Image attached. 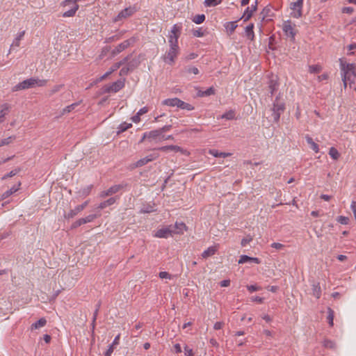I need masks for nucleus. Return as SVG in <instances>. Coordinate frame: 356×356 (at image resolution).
<instances>
[{
    "instance_id": "49",
    "label": "nucleus",
    "mask_w": 356,
    "mask_h": 356,
    "mask_svg": "<svg viewBox=\"0 0 356 356\" xmlns=\"http://www.w3.org/2000/svg\"><path fill=\"white\" fill-rule=\"evenodd\" d=\"M63 87V84H60V85H56L54 86L50 90H49V96H51L53 95L54 94H55L56 92H58V91H60Z\"/></svg>"
},
{
    "instance_id": "25",
    "label": "nucleus",
    "mask_w": 356,
    "mask_h": 356,
    "mask_svg": "<svg viewBox=\"0 0 356 356\" xmlns=\"http://www.w3.org/2000/svg\"><path fill=\"white\" fill-rule=\"evenodd\" d=\"M179 102V99L177 97L165 99L162 102V104L165 106H168L171 107L178 106V104Z\"/></svg>"
},
{
    "instance_id": "43",
    "label": "nucleus",
    "mask_w": 356,
    "mask_h": 356,
    "mask_svg": "<svg viewBox=\"0 0 356 356\" xmlns=\"http://www.w3.org/2000/svg\"><path fill=\"white\" fill-rule=\"evenodd\" d=\"M100 307H101V302H98L96 305H95V310L93 313V316H92V327L94 328L95 327V321H96V319H97V315H98V312H99V310L100 309Z\"/></svg>"
},
{
    "instance_id": "50",
    "label": "nucleus",
    "mask_w": 356,
    "mask_h": 356,
    "mask_svg": "<svg viewBox=\"0 0 356 356\" xmlns=\"http://www.w3.org/2000/svg\"><path fill=\"white\" fill-rule=\"evenodd\" d=\"M309 71L310 73L318 74L321 71V67L318 65H310Z\"/></svg>"
},
{
    "instance_id": "63",
    "label": "nucleus",
    "mask_w": 356,
    "mask_h": 356,
    "mask_svg": "<svg viewBox=\"0 0 356 356\" xmlns=\"http://www.w3.org/2000/svg\"><path fill=\"white\" fill-rule=\"evenodd\" d=\"M121 63L120 62L115 63L112 67L110 68L109 72L112 74L113 72L116 71L121 67Z\"/></svg>"
},
{
    "instance_id": "22",
    "label": "nucleus",
    "mask_w": 356,
    "mask_h": 356,
    "mask_svg": "<svg viewBox=\"0 0 356 356\" xmlns=\"http://www.w3.org/2000/svg\"><path fill=\"white\" fill-rule=\"evenodd\" d=\"M72 3V7H71V8L70 10L63 13V17H73L75 15L79 6L76 3Z\"/></svg>"
},
{
    "instance_id": "28",
    "label": "nucleus",
    "mask_w": 356,
    "mask_h": 356,
    "mask_svg": "<svg viewBox=\"0 0 356 356\" xmlns=\"http://www.w3.org/2000/svg\"><path fill=\"white\" fill-rule=\"evenodd\" d=\"M312 294L316 298H320L321 296V289L318 282H314L312 284Z\"/></svg>"
},
{
    "instance_id": "36",
    "label": "nucleus",
    "mask_w": 356,
    "mask_h": 356,
    "mask_svg": "<svg viewBox=\"0 0 356 356\" xmlns=\"http://www.w3.org/2000/svg\"><path fill=\"white\" fill-rule=\"evenodd\" d=\"M47 323V320L44 318H41L31 325L32 329H38L44 326Z\"/></svg>"
},
{
    "instance_id": "14",
    "label": "nucleus",
    "mask_w": 356,
    "mask_h": 356,
    "mask_svg": "<svg viewBox=\"0 0 356 356\" xmlns=\"http://www.w3.org/2000/svg\"><path fill=\"white\" fill-rule=\"evenodd\" d=\"M123 188H124V186L122 184L112 186L108 190L102 191L100 194V197H105L106 196L112 195L119 192Z\"/></svg>"
},
{
    "instance_id": "62",
    "label": "nucleus",
    "mask_w": 356,
    "mask_h": 356,
    "mask_svg": "<svg viewBox=\"0 0 356 356\" xmlns=\"http://www.w3.org/2000/svg\"><path fill=\"white\" fill-rule=\"evenodd\" d=\"M193 35L195 37H202L204 35V33L201 28H199L193 31Z\"/></svg>"
},
{
    "instance_id": "54",
    "label": "nucleus",
    "mask_w": 356,
    "mask_h": 356,
    "mask_svg": "<svg viewBox=\"0 0 356 356\" xmlns=\"http://www.w3.org/2000/svg\"><path fill=\"white\" fill-rule=\"evenodd\" d=\"M252 241V237L250 235L247 236L241 240V245L242 247H245L248 243Z\"/></svg>"
},
{
    "instance_id": "34",
    "label": "nucleus",
    "mask_w": 356,
    "mask_h": 356,
    "mask_svg": "<svg viewBox=\"0 0 356 356\" xmlns=\"http://www.w3.org/2000/svg\"><path fill=\"white\" fill-rule=\"evenodd\" d=\"M177 108H179L181 109H184L187 111H193L194 110V106L191 104L186 103L179 99V102L178 104Z\"/></svg>"
},
{
    "instance_id": "18",
    "label": "nucleus",
    "mask_w": 356,
    "mask_h": 356,
    "mask_svg": "<svg viewBox=\"0 0 356 356\" xmlns=\"http://www.w3.org/2000/svg\"><path fill=\"white\" fill-rule=\"evenodd\" d=\"M120 334H119L115 337L113 343L108 346V348L104 353V356H111V354L113 352L114 349L115 348V346H118L120 343Z\"/></svg>"
},
{
    "instance_id": "38",
    "label": "nucleus",
    "mask_w": 356,
    "mask_h": 356,
    "mask_svg": "<svg viewBox=\"0 0 356 356\" xmlns=\"http://www.w3.org/2000/svg\"><path fill=\"white\" fill-rule=\"evenodd\" d=\"M24 33H25V31H23L22 32H19L17 34V37L15 38L13 44H11V47H19V46L20 40L24 37Z\"/></svg>"
},
{
    "instance_id": "45",
    "label": "nucleus",
    "mask_w": 356,
    "mask_h": 356,
    "mask_svg": "<svg viewBox=\"0 0 356 356\" xmlns=\"http://www.w3.org/2000/svg\"><path fill=\"white\" fill-rule=\"evenodd\" d=\"M330 156L334 160L338 159L339 157V153L337 149L334 147H331L329 151Z\"/></svg>"
},
{
    "instance_id": "5",
    "label": "nucleus",
    "mask_w": 356,
    "mask_h": 356,
    "mask_svg": "<svg viewBox=\"0 0 356 356\" xmlns=\"http://www.w3.org/2000/svg\"><path fill=\"white\" fill-rule=\"evenodd\" d=\"M285 108V103L273 102V108H271V118L273 122L277 123L279 122L280 115L284 113Z\"/></svg>"
},
{
    "instance_id": "44",
    "label": "nucleus",
    "mask_w": 356,
    "mask_h": 356,
    "mask_svg": "<svg viewBox=\"0 0 356 356\" xmlns=\"http://www.w3.org/2000/svg\"><path fill=\"white\" fill-rule=\"evenodd\" d=\"M237 27L236 22H227L225 28L227 30V31L230 32V33H232L235 29Z\"/></svg>"
},
{
    "instance_id": "10",
    "label": "nucleus",
    "mask_w": 356,
    "mask_h": 356,
    "mask_svg": "<svg viewBox=\"0 0 356 356\" xmlns=\"http://www.w3.org/2000/svg\"><path fill=\"white\" fill-rule=\"evenodd\" d=\"M303 0H297V1L291 3V9L293 12L291 15L295 18H299L302 16V8Z\"/></svg>"
},
{
    "instance_id": "24",
    "label": "nucleus",
    "mask_w": 356,
    "mask_h": 356,
    "mask_svg": "<svg viewBox=\"0 0 356 356\" xmlns=\"http://www.w3.org/2000/svg\"><path fill=\"white\" fill-rule=\"evenodd\" d=\"M92 188H93V185L90 184V185L86 186V187L80 189L77 192L78 196L81 197H85L88 196L90 193Z\"/></svg>"
},
{
    "instance_id": "42",
    "label": "nucleus",
    "mask_w": 356,
    "mask_h": 356,
    "mask_svg": "<svg viewBox=\"0 0 356 356\" xmlns=\"http://www.w3.org/2000/svg\"><path fill=\"white\" fill-rule=\"evenodd\" d=\"M205 19H206L205 15L201 14V15H195L193 18L192 21L197 24H200L204 22Z\"/></svg>"
},
{
    "instance_id": "53",
    "label": "nucleus",
    "mask_w": 356,
    "mask_h": 356,
    "mask_svg": "<svg viewBox=\"0 0 356 356\" xmlns=\"http://www.w3.org/2000/svg\"><path fill=\"white\" fill-rule=\"evenodd\" d=\"M323 345L327 348L332 349L335 348V343L329 339L324 340Z\"/></svg>"
},
{
    "instance_id": "31",
    "label": "nucleus",
    "mask_w": 356,
    "mask_h": 356,
    "mask_svg": "<svg viewBox=\"0 0 356 356\" xmlns=\"http://www.w3.org/2000/svg\"><path fill=\"white\" fill-rule=\"evenodd\" d=\"M81 211V208H79V206H76L74 209H71L67 213L64 215L65 218L70 219L76 216Z\"/></svg>"
},
{
    "instance_id": "39",
    "label": "nucleus",
    "mask_w": 356,
    "mask_h": 356,
    "mask_svg": "<svg viewBox=\"0 0 356 356\" xmlns=\"http://www.w3.org/2000/svg\"><path fill=\"white\" fill-rule=\"evenodd\" d=\"M235 118V112L233 110H229L222 114L220 116L221 119H226V120H233Z\"/></svg>"
},
{
    "instance_id": "7",
    "label": "nucleus",
    "mask_w": 356,
    "mask_h": 356,
    "mask_svg": "<svg viewBox=\"0 0 356 356\" xmlns=\"http://www.w3.org/2000/svg\"><path fill=\"white\" fill-rule=\"evenodd\" d=\"M137 11L135 6H129L121 10L115 17L114 21L118 22L132 16Z\"/></svg>"
},
{
    "instance_id": "15",
    "label": "nucleus",
    "mask_w": 356,
    "mask_h": 356,
    "mask_svg": "<svg viewBox=\"0 0 356 356\" xmlns=\"http://www.w3.org/2000/svg\"><path fill=\"white\" fill-rule=\"evenodd\" d=\"M262 20L270 21L274 16L273 8L270 6H266L261 13Z\"/></svg>"
},
{
    "instance_id": "20",
    "label": "nucleus",
    "mask_w": 356,
    "mask_h": 356,
    "mask_svg": "<svg viewBox=\"0 0 356 356\" xmlns=\"http://www.w3.org/2000/svg\"><path fill=\"white\" fill-rule=\"evenodd\" d=\"M215 93H216V90L213 86H211V87L207 88L206 90H199L197 92V96L199 97H208V96L213 95H215Z\"/></svg>"
},
{
    "instance_id": "4",
    "label": "nucleus",
    "mask_w": 356,
    "mask_h": 356,
    "mask_svg": "<svg viewBox=\"0 0 356 356\" xmlns=\"http://www.w3.org/2000/svg\"><path fill=\"white\" fill-rule=\"evenodd\" d=\"M181 33V27L175 24L168 35V42L170 47H179L178 39Z\"/></svg>"
},
{
    "instance_id": "29",
    "label": "nucleus",
    "mask_w": 356,
    "mask_h": 356,
    "mask_svg": "<svg viewBox=\"0 0 356 356\" xmlns=\"http://www.w3.org/2000/svg\"><path fill=\"white\" fill-rule=\"evenodd\" d=\"M117 197H112L108 199L106 201H104L99 204L98 206V208L100 209H103L106 208L108 206L113 205L116 202Z\"/></svg>"
},
{
    "instance_id": "13",
    "label": "nucleus",
    "mask_w": 356,
    "mask_h": 356,
    "mask_svg": "<svg viewBox=\"0 0 356 356\" xmlns=\"http://www.w3.org/2000/svg\"><path fill=\"white\" fill-rule=\"evenodd\" d=\"M257 6L258 1L256 0L254 4H252L250 7H247L245 8L242 17L244 19V22H247L252 17L253 13L257 10Z\"/></svg>"
},
{
    "instance_id": "19",
    "label": "nucleus",
    "mask_w": 356,
    "mask_h": 356,
    "mask_svg": "<svg viewBox=\"0 0 356 356\" xmlns=\"http://www.w3.org/2000/svg\"><path fill=\"white\" fill-rule=\"evenodd\" d=\"M154 211H156L154 203L143 204L140 210V213H150Z\"/></svg>"
},
{
    "instance_id": "40",
    "label": "nucleus",
    "mask_w": 356,
    "mask_h": 356,
    "mask_svg": "<svg viewBox=\"0 0 356 356\" xmlns=\"http://www.w3.org/2000/svg\"><path fill=\"white\" fill-rule=\"evenodd\" d=\"M79 104L80 102H75L66 106L65 108H63L62 113L65 114L67 113H70L71 111L74 110L79 105Z\"/></svg>"
},
{
    "instance_id": "26",
    "label": "nucleus",
    "mask_w": 356,
    "mask_h": 356,
    "mask_svg": "<svg viewBox=\"0 0 356 356\" xmlns=\"http://www.w3.org/2000/svg\"><path fill=\"white\" fill-rule=\"evenodd\" d=\"M140 63V61L139 58H134L132 59H130L129 61L127 63V66L129 67V69L133 72L135 69H136Z\"/></svg>"
},
{
    "instance_id": "57",
    "label": "nucleus",
    "mask_w": 356,
    "mask_h": 356,
    "mask_svg": "<svg viewBox=\"0 0 356 356\" xmlns=\"http://www.w3.org/2000/svg\"><path fill=\"white\" fill-rule=\"evenodd\" d=\"M96 218H97L96 214H90V215H88V216H86V218H83V219L84 220V223L86 224L88 222H90L93 221Z\"/></svg>"
},
{
    "instance_id": "47",
    "label": "nucleus",
    "mask_w": 356,
    "mask_h": 356,
    "mask_svg": "<svg viewBox=\"0 0 356 356\" xmlns=\"http://www.w3.org/2000/svg\"><path fill=\"white\" fill-rule=\"evenodd\" d=\"M185 72L188 74H198L199 70L196 67L188 66L185 68Z\"/></svg>"
},
{
    "instance_id": "21",
    "label": "nucleus",
    "mask_w": 356,
    "mask_h": 356,
    "mask_svg": "<svg viewBox=\"0 0 356 356\" xmlns=\"http://www.w3.org/2000/svg\"><path fill=\"white\" fill-rule=\"evenodd\" d=\"M154 150H159L162 152H168V151H174V152H181L182 149L179 146L170 145L158 147L154 149Z\"/></svg>"
},
{
    "instance_id": "52",
    "label": "nucleus",
    "mask_w": 356,
    "mask_h": 356,
    "mask_svg": "<svg viewBox=\"0 0 356 356\" xmlns=\"http://www.w3.org/2000/svg\"><path fill=\"white\" fill-rule=\"evenodd\" d=\"M337 220L338 222L342 225H348L349 222V218L343 216H339L337 217Z\"/></svg>"
},
{
    "instance_id": "58",
    "label": "nucleus",
    "mask_w": 356,
    "mask_h": 356,
    "mask_svg": "<svg viewBox=\"0 0 356 356\" xmlns=\"http://www.w3.org/2000/svg\"><path fill=\"white\" fill-rule=\"evenodd\" d=\"M159 157V154L156 152H154L153 153L150 154L149 155L147 156V158L149 161V162H151L157 158Z\"/></svg>"
},
{
    "instance_id": "60",
    "label": "nucleus",
    "mask_w": 356,
    "mask_h": 356,
    "mask_svg": "<svg viewBox=\"0 0 356 356\" xmlns=\"http://www.w3.org/2000/svg\"><path fill=\"white\" fill-rule=\"evenodd\" d=\"M247 289L250 292H254L260 290L261 288L260 286H258L257 285H247Z\"/></svg>"
},
{
    "instance_id": "41",
    "label": "nucleus",
    "mask_w": 356,
    "mask_h": 356,
    "mask_svg": "<svg viewBox=\"0 0 356 356\" xmlns=\"http://www.w3.org/2000/svg\"><path fill=\"white\" fill-rule=\"evenodd\" d=\"M222 0H204V4L206 7H214L220 3Z\"/></svg>"
},
{
    "instance_id": "33",
    "label": "nucleus",
    "mask_w": 356,
    "mask_h": 356,
    "mask_svg": "<svg viewBox=\"0 0 356 356\" xmlns=\"http://www.w3.org/2000/svg\"><path fill=\"white\" fill-rule=\"evenodd\" d=\"M20 184H21L19 183L18 186H14L9 190H7L6 191H5L2 195V198L6 199V198L8 197L10 195H11L12 194H13L14 193L17 192L19 190V186H20Z\"/></svg>"
},
{
    "instance_id": "48",
    "label": "nucleus",
    "mask_w": 356,
    "mask_h": 356,
    "mask_svg": "<svg viewBox=\"0 0 356 356\" xmlns=\"http://www.w3.org/2000/svg\"><path fill=\"white\" fill-rule=\"evenodd\" d=\"M328 314H327V321H328V323L330 326H333V320H334V312L333 310H332L330 308H328V312H327Z\"/></svg>"
},
{
    "instance_id": "30",
    "label": "nucleus",
    "mask_w": 356,
    "mask_h": 356,
    "mask_svg": "<svg viewBox=\"0 0 356 356\" xmlns=\"http://www.w3.org/2000/svg\"><path fill=\"white\" fill-rule=\"evenodd\" d=\"M305 139L310 148L316 153H318L319 151L318 145L313 140L312 138L307 135Z\"/></svg>"
},
{
    "instance_id": "59",
    "label": "nucleus",
    "mask_w": 356,
    "mask_h": 356,
    "mask_svg": "<svg viewBox=\"0 0 356 356\" xmlns=\"http://www.w3.org/2000/svg\"><path fill=\"white\" fill-rule=\"evenodd\" d=\"M131 72V71L129 69V67L126 65L123 67L120 71V76H126L129 73Z\"/></svg>"
},
{
    "instance_id": "55",
    "label": "nucleus",
    "mask_w": 356,
    "mask_h": 356,
    "mask_svg": "<svg viewBox=\"0 0 356 356\" xmlns=\"http://www.w3.org/2000/svg\"><path fill=\"white\" fill-rule=\"evenodd\" d=\"M84 224H85V223H84V220H83V218H80V219H79V220H76V221H75V222L72 225V226H71V229H76V228L79 227V226H81V225H84Z\"/></svg>"
},
{
    "instance_id": "9",
    "label": "nucleus",
    "mask_w": 356,
    "mask_h": 356,
    "mask_svg": "<svg viewBox=\"0 0 356 356\" xmlns=\"http://www.w3.org/2000/svg\"><path fill=\"white\" fill-rule=\"evenodd\" d=\"M179 47H170L169 50L164 56V60L166 63L172 65L179 52Z\"/></svg>"
},
{
    "instance_id": "17",
    "label": "nucleus",
    "mask_w": 356,
    "mask_h": 356,
    "mask_svg": "<svg viewBox=\"0 0 356 356\" xmlns=\"http://www.w3.org/2000/svg\"><path fill=\"white\" fill-rule=\"evenodd\" d=\"M238 264H245V263H255V264H260L261 261L257 257H249L248 255L243 254L240 257V259H238Z\"/></svg>"
},
{
    "instance_id": "1",
    "label": "nucleus",
    "mask_w": 356,
    "mask_h": 356,
    "mask_svg": "<svg viewBox=\"0 0 356 356\" xmlns=\"http://www.w3.org/2000/svg\"><path fill=\"white\" fill-rule=\"evenodd\" d=\"M340 69L341 70L342 81L346 88L347 86V81H350V76L353 75L356 78L355 64L347 63L344 58H339Z\"/></svg>"
},
{
    "instance_id": "3",
    "label": "nucleus",
    "mask_w": 356,
    "mask_h": 356,
    "mask_svg": "<svg viewBox=\"0 0 356 356\" xmlns=\"http://www.w3.org/2000/svg\"><path fill=\"white\" fill-rule=\"evenodd\" d=\"M124 79H119L111 84H107L102 87V94L117 92L124 87Z\"/></svg>"
},
{
    "instance_id": "64",
    "label": "nucleus",
    "mask_w": 356,
    "mask_h": 356,
    "mask_svg": "<svg viewBox=\"0 0 356 356\" xmlns=\"http://www.w3.org/2000/svg\"><path fill=\"white\" fill-rule=\"evenodd\" d=\"M184 350H185L186 356H193L194 355L193 350L191 348H190L188 346H186L184 347Z\"/></svg>"
},
{
    "instance_id": "37",
    "label": "nucleus",
    "mask_w": 356,
    "mask_h": 356,
    "mask_svg": "<svg viewBox=\"0 0 356 356\" xmlns=\"http://www.w3.org/2000/svg\"><path fill=\"white\" fill-rule=\"evenodd\" d=\"M16 139L15 136H10L6 138H3L0 140V147L4 145H8L11 143H13Z\"/></svg>"
},
{
    "instance_id": "61",
    "label": "nucleus",
    "mask_w": 356,
    "mask_h": 356,
    "mask_svg": "<svg viewBox=\"0 0 356 356\" xmlns=\"http://www.w3.org/2000/svg\"><path fill=\"white\" fill-rule=\"evenodd\" d=\"M159 276L161 279H170L171 275L166 271L160 272Z\"/></svg>"
},
{
    "instance_id": "46",
    "label": "nucleus",
    "mask_w": 356,
    "mask_h": 356,
    "mask_svg": "<svg viewBox=\"0 0 356 356\" xmlns=\"http://www.w3.org/2000/svg\"><path fill=\"white\" fill-rule=\"evenodd\" d=\"M148 163H149V161H148L147 156H145L144 158L139 159L138 161H136V163H135V167L140 168V167H142V166L146 165Z\"/></svg>"
},
{
    "instance_id": "32",
    "label": "nucleus",
    "mask_w": 356,
    "mask_h": 356,
    "mask_svg": "<svg viewBox=\"0 0 356 356\" xmlns=\"http://www.w3.org/2000/svg\"><path fill=\"white\" fill-rule=\"evenodd\" d=\"M216 251H217V250L215 247L211 246L202 252V257L204 259H207L209 257L213 256L216 253Z\"/></svg>"
},
{
    "instance_id": "8",
    "label": "nucleus",
    "mask_w": 356,
    "mask_h": 356,
    "mask_svg": "<svg viewBox=\"0 0 356 356\" xmlns=\"http://www.w3.org/2000/svg\"><path fill=\"white\" fill-rule=\"evenodd\" d=\"M282 30L286 36L290 38L291 41L295 40L296 31L293 27L291 22L290 20H286L284 22Z\"/></svg>"
},
{
    "instance_id": "16",
    "label": "nucleus",
    "mask_w": 356,
    "mask_h": 356,
    "mask_svg": "<svg viewBox=\"0 0 356 356\" xmlns=\"http://www.w3.org/2000/svg\"><path fill=\"white\" fill-rule=\"evenodd\" d=\"M161 136L162 134L159 129L145 133V136L147 137V140L149 141L153 140H159V141H161Z\"/></svg>"
},
{
    "instance_id": "2",
    "label": "nucleus",
    "mask_w": 356,
    "mask_h": 356,
    "mask_svg": "<svg viewBox=\"0 0 356 356\" xmlns=\"http://www.w3.org/2000/svg\"><path fill=\"white\" fill-rule=\"evenodd\" d=\"M47 81L45 79H39L38 78L32 77L24 80L23 81L15 85L14 87H13L12 91L15 92L22 90H26L34 88L35 86H44L47 84Z\"/></svg>"
},
{
    "instance_id": "27",
    "label": "nucleus",
    "mask_w": 356,
    "mask_h": 356,
    "mask_svg": "<svg viewBox=\"0 0 356 356\" xmlns=\"http://www.w3.org/2000/svg\"><path fill=\"white\" fill-rule=\"evenodd\" d=\"M253 29L254 24L252 23L250 24L245 27V35L250 40H254V33Z\"/></svg>"
},
{
    "instance_id": "12",
    "label": "nucleus",
    "mask_w": 356,
    "mask_h": 356,
    "mask_svg": "<svg viewBox=\"0 0 356 356\" xmlns=\"http://www.w3.org/2000/svg\"><path fill=\"white\" fill-rule=\"evenodd\" d=\"M134 42V38H130L129 40H124L123 42L119 44L113 51H112V55L114 56L124 49H126L127 47H129L131 44Z\"/></svg>"
},
{
    "instance_id": "35",
    "label": "nucleus",
    "mask_w": 356,
    "mask_h": 356,
    "mask_svg": "<svg viewBox=\"0 0 356 356\" xmlns=\"http://www.w3.org/2000/svg\"><path fill=\"white\" fill-rule=\"evenodd\" d=\"M132 127V124L131 123H127L123 122L120 124L118 127L117 134L119 135L121 133L127 131L128 129L131 128Z\"/></svg>"
},
{
    "instance_id": "23",
    "label": "nucleus",
    "mask_w": 356,
    "mask_h": 356,
    "mask_svg": "<svg viewBox=\"0 0 356 356\" xmlns=\"http://www.w3.org/2000/svg\"><path fill=\"white\" fill-rule=\"evenodd\" d=\"M172 229H175V232H173V234H182L183 231L186 229V225L182 222H176L175 225H172Z\"/></svg>"
},
{
    "instance_id": "11",
    "label": "nucleus",
    "mask_w": 356,
    "mask_h": 356,
    "mask_svg": "<svg viewBox=\"0 0 356 356\" xmlns=\"http://www.w3.org/2000/svg\"><path fill=\"white\" fill-rule=\"evenodd\" d=\"M280 83L277 76H271L268 82V87L269 89V93L272 97L274 93L278 90Z\"/></svg>"
},
{
    "instance_id": "56",
    "label": "nucleus",
    "mask_w": 356,
    "mask_h": 356,
    "mask_svg": "<svg viewBox=\"0 0 356 356\" xmlns=\"http://www.w3.org/2000/svg\"><path fill=\"white\" fill-rule=\"evenodd\" d=\"M19 172V169H15V170H11L10 172H8V174L5 175L3 177V179H7V178H9V177H12L15 175H16L18 172Z\"/></svg>"
},
{
    "instance_id": "51",
    "label": "nucleus",
    "mask_w": 356,
    "mask_h": 356,
    "mask_svg": "<svg viewBox=\"0 0 356 356\" xmlns=\"http://www.w3.org/2000/svg\"><path fill=\"white\" fill-rule=\"evenodd\" d=\"M210 154H212L213 156H214L215 157H222V158L226 157L227 155V154H225L224 152H219L216 149L210 150Z\"/></svg>"
},
{
    "instance_id": "6",
    "label": "nucleus",
    "mask_w": 356,
    "mask_h": 356,
    "mask_svg": "<svg viewBox=\"0 0 356 356\" xmlns=\"http://www.w3.org/2000/svg\"><path fill=\"white\" fill-rule=\"evenodd\" d=\"M175 229H172V225L159 229L154 234V237L160 238H168L172 236Z\"/></svg>"
}]
</instances>
